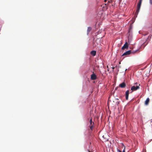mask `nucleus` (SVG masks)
Returning <instances> with one entry per match:
<instances>
[{
  "label": "nucleus",
  "instance_id": "obj_15",
  "mask_svg": "<svg viewBox=\"0 0 152 152\" xmlns=\"http://www.w3.org/2000/svg\"><path fill=\"white\" fill-rule=\"evenodd\" d=\"M150 4H152V0H150Z\"/></svg>",
  "mask_w": 152,
  "mask_h": 152
},
{
  "label": "nucleus",
  "instance_id": "obj_12",
  "mask_svg": "<svg viewBox=\"0 0 152 152\" xmlns=\"http://www.w3.org/2000/svg\"><path fill=\"white\" fill-rule=\"evenodd\" d=\"M90 125H93L94 124V122H92V120L91 119L90 120Z\"/></svg>",
  "mask_w": 152,
  "mask_h": 152
},
{
  "label": "nucleus",
  "instance_id": "obj_14",
  "mask_svg": "<svg viewBox=\"0 0 152 152\" xmlns=\"http://www.w3.org/2000/svg\"><path fill=\"white\" fill-rule=\"evenodd\" d=\"M125 147H124V149H123V152H125ZM118 152H121L120 150H118Z\"/></svg>",
  "mask_w": 152,
  "mask_h": 152
},
{
  "label": "nucleus",
  "instance_id": "obj_1",
  "mask_svg": "<svg viewBox=\"0 0 152 152\" xmlns=\"http://www.w3.org/2000/svg\"><path fill=\"white\" fill-rule=\"evenodd\" d=\"M142 1V0H140L137 5V10L136 12V13H137V14L140 11Z\"/></svg>",
  "mask_w": 152,
  "mask_h": 152
},
{
  "label": "nucleus",
  "instance_id": "obj_19",
  "mask_svg": "<svg viewBox=\"0 0 152 152\" xmlns=\"http://www.w3.org/2000/svg\"><path fill=\"white\" fill-rule=\"evenodd\" d=\"M122 145H124V144H123V143H122Z\"/></svg>",
  "mask_w": 152,
  "mask_h": 152
},
{
  "label": "nucleus",
  "instance_id": "obj_21",
  "mask_svg": "<svg viewBox=\"0 0 152 152\" xmlns=\"http://www.w3.org/2000/svg\"><path fill=\"white\" fill-rule=\"evenodd\" d=\"M89 152H90V151H89Z\"/></svg>",
  "mask_w": 152,
  "mask_h": 152
},
{
  "label": "nucleus",
  "instance_id": "obj_10",
  "mask_svg": "<svg viewBox=\"0 0 152 152\" xmlns=\"http://www.w3.org/2000/svg\"><path fill=\"white\" fill-rule=\"evenodd\" d=\"M91 30V27H89L88 28L87 30V34L88 35Z\"/></svg>",
  "mask_w": 152,
  "mask_h": 152
},
{
  "label": "nucleus",
  "instance_id": "obj_17",
  "mask_svg": "<svg viewBox=\"0 0 152 152\" xmlns=\"http://www.w3.org/2000/svg\"><path fill=\"white\" fill-rule=\"evenodd\" d=\"M137 50H135V51H134L132 52V53H135L136 51H137Z\"/></svg>",
  "mask_w": 152,
  "mask_h": 152
},
{
  "label": "nucleus",
  "instance_id": "obj_16",
  "mask_svg": "<svg viewBox=\"0 0 152 152\" xmlns=\"http://www.w3.org/2000/svg\"><path fill=\"white\" fill-rule=\"evenodd\" d=\"M108 2H110L112 1V0H107Z\"/></svg>",
  "mask_w": 152,
  "mask_h": 152
},
{
  "label": "nucleus",
  "instance_id": "obj_8",
  "mask_svg": "<svg viewBox=\"0 0 152 152\" xmlns=\"http://www.w3.org/2000/svg\"><path fill=\"white\" fill-rule=\"evenodd\" d=\"M126 86L125 83L124 82L122 83L119 85V86L121 88H124Z\"/></svg>",
  "mask_w": 152,
  "mask_h": 152
},
{
  "label": "nucleus",
  "instance_id": "obj_7",
  "mask_svg": "<svg viewBox=\"0 0 152 152\" xmlns=\"http://www.w3.org/2000/svg\"><path fill=\"white\" fill-rule=\"evenodd\" d=\"M129 94V91L127 90L126 92V93H125L126 98V100H128V99Z\"/></svg>",
  "mask_w": 152,
  "mask_h": 152
},
{
  "label": "nucleus",
  "instance_id": "obj_5",
  "mask_svg": "<svg viewBox=\"0 0 152 152\" xmlns=\"http://www.w3.org/2000/svg\"><path fill=\"white\" fill-rule=\"evenodd\" d=\"M91 78L92 80H95L96 79V76L94 74L91 75Z\"/></svg>",
  "mask_w": 152,
  "mask_h": 152
},
{
  "label": "nucleus",
  "instance_id": "obj_11",
  "mask_svg": "<svg viewBox=\"0 0 152 152\" xmlns=\"http://www.w3.org/2000/svg\"><path fill=\"white\" fill-rule=\"evenodd\" d=\"M96 51H92L91 52V54L93 56H94L96 55Z\"/></svg>",
  "mask_w": 152,
  "mask_h": 152
},
{
  "label": "nucleus",
  "instance_id": "obj_3",
  "mask_svg": "<svg viewBox=\"0 0 152 152\" xmlns=\"http://www.w3.org/2000/svg\"><path fill=\"white\" fill-rule=\"evenodd\" d=\"M129 47V45L127 42H126L124 45L122 47V49L124 50L125 49H128Z\"/></svg>",
  "mask_w": 152,
  "mask_h": 152
},
{
  "label": "nucleus",
  "instance_id": "obj_20",
  "mask_svg": "<svg viewBox=\"0 0 152 152\" xmlns=\"http://www.w3.org/2000/svg\"><path fill=\"white\" fill-rule=\"evenodd\" d=\"M127 69H126V70H125V71H126V70Z\"/></svg>",
  "mask_w": 152,
  "mask_h": 152
},
{
  "label": "nucleus",
  "instance_id": "obj_9",
  "mask_svg": "<svg viewBox=\"0 0 152 152\" xmlns=\"http://www.w3.org/2000/svg\"><path fill=\"white\" fill-rule=\"evenodd\" d=\"M149 99L148 98H147L146 101L145 102V104L146 105H147L148 104L149 102Z\"/></svg>",
  "mask_w": 152,
  "mask_h": 152
},
{
  "label": "nucleus",
  "instance_id": "obj_2",
  "mask_svg": "<svg viewBox=\"0 0 152 152\" xmlns=\"http://www.w3.org/2000/svg\"><path fill=\"white\" fill-rule=\"evenodd\" d=\"M139 88V86H133L131 88V90L133 91H136L137 89Z\"/></svg>",
  "mask_w": 152,
  "mask_h": 152
},
{
  "label": "nucleus",
  "instance_id": "obj_4",
  "mask_svg": "<svg viewBox=\"0 0 152 152\" xmlns=\"http://www.w3.org/2000/svg\"><path fill=\"white\" fill-rule=\"evenodd\" d=\"M131 50H129L126 51V52L124 53L122 55V56H127L131 54Z\"/></svg>",
  "mask_w": 152,
  "mask_h": 152
},
{
  "label": "nucleus",
  "instance_id": "obj_13",
  "mask_svg": "<svg viewBox=\"0 0 152 152\" xmlns=\"http://www.w3.org/2000/svg\"><path fill=\"white\" fill-rule=\"evenodd\" d=\"M93 125H90V129L91 130H92L93 129L94 126H93Z\"/></svg>",
  "mask_w": 152,
  "mask_h": 152
},
{
  "label": "nucleus",
  "instance_id": "obj_18",
  "mask_svg": "<svg viewBox=\"0 0 152 152\" xmlns=\"http://www.w3.org/2000/svg\"><path fill=\"white\" fill-rule=\"evenodd\" d=\"M107 0H104V1H106Z\"/></svg>",
  "mask_w": 152,
  "mask_h": 152
},
{
  "label": "nucleus",
  "instance_id": "obj_6",
  "mask_svg": "<svg viewBox=\"0 0 152 152\" xmlns=\"http://www.w3.org/2000/svg\"><path fill=\"white\" fill-rule=\"evenodd\" d=\"M108 137V136L107 135H104L102 136V137L104 139V140H103L105 142L106 141H107L108 140V139L107 137Z\"/></svg>",
  "mask_w": 152,
  "mask_h": 152
}]
</instances>
